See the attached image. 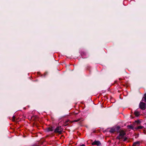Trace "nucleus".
Listing matches in <instances>:
<instances>
[{"instance_id":"20e7f679","label":"nucleus","mask_w":146,"mask_h":146,"mask_svg":"<svg viewBox=\"0 0 146 146\" xmlns=\"http://www.w3.org/2000/svg\"><path fill=\"white\" fill-rule=\"evenodd\" d=\"M92 145H97L98 146L100 145H101L100 142L98 141H95L94 142L92 143Z\"/></svg>"},{"instance_id":"f8f14e48","label":"nucleus","mask_w":146,"mask_h":146,"mask_svg":"<svg viewBox=\"0 0 146 146\" xmlns=\"http://www.w3.org/2000/svg\"><path fill=\"white\" fill-rule=\"evenodd\" d=\"M80 120V119H78L77 120H74V121L75 122H78V121H79Z\"/></svg>"},{"instance_id":"f03ea898","label":"nucleus","mask_w":146,"mask_h":146,"mask_svg":"<svg viewBox=\"0 0 146 146\" xmlns=\"http://www.w3.org/2000/svg\"><path fill=\"white\" fill-rule=\"evenodd\" d=\"M62 129L61 126L57 127L54 130V132L56 133H58L61 134L62 131Z\"/></svg>"},{"instance_id":"0eeeda50","label":"nucleus","mask_w":146,"mask_h":146,"mask_svg":"<svg viewBox=\"0 0 146 146\" xmlns=\"http://www.w3.org/2000/svg\"><path fill=\"white\" fill-rule=\"evenodd\" d=\"M143 128L142 126H139L137 127H135L134 128L135 129H142Z\"/></svg>"},{"instance_id":"4468645a","label":"nucleus","mask_w":146,"mask_h":146,"mask_svg":"<svg viewBox=\"0 0 146 146\" xmlns=\"http://www.w3.org/2000/svg\"><path fill=\"white\" fill-rule=\"evenodd\" d=\"M13 119H14L15 118V117L14 116H13Z\"/></svg>"},{"instance_id":"2eb2a0df","label":"nucleus","mask_w":146,"mask_h":146,"mask_svg":"<svg viewBox=\"0 0 146 146\" xmlns=\"http://www.w3.org/2000/svg\"><path fill=\"white\" fill-rule=\"evenodd\" d=\"M125 140H126V139H124L123 141H125Z\"/></svg>"},{"instance_id":"9d476101","label":"nucleus","mask_w":146,"mask_h":146,"mask_svg":"<svg viewBox=\"0 0 146 146\" xmlns=\"http://www.w3.org/2000/svg\"><path fill=\"white\" fill-rule=\"evenodd\" d=\"M115 131V129H111L110 130V132L111 133H113Z\"/></svg>"},{"instance_id":"f257e3e1","label":"nucleus","mask_w":146,"mask_h":146,"mask_svg":"<svg viewBox=\"0 0 146 146\" xmlns=\"http://www.w3.org/2000/svg\"><path fill=\"white\" fill-rule=\"evenodd\" d=\"M125 135V132L123 130H121L120 132L119 135L117 137V138L119 139L123 137Z\"/></svg>"},{"instance_id":"423d86ee","label":"nucleus","mask_w":146,"mask_h":146,"mask_svg":"<svg viewBox=\"0 0 146 146\" xmlns=\"http://www.w3.org/2000/svg\"><path fill=\"white\" fill-rule=\"evenodd\" d=\"M134 114L136 116H138L140 114L139 112L137 111H135L134 112Z\"/></svg>"},{"instance_id":"9b49d317","label":"nucleus","mask_w":146,"mask_h":146,"mask_svg":"<svg viewBox=\"0 0 146 146\" xmlns=\"http://www.w3.org/2000/svg\"><path fill=\"white\" fill-rule=\"evenodd\" d=\"M53 130V129L52 128H49L48 129V131H52Z\"/></svg>"},{"instance_id":"7ed1b4c3","label":"nucleus","mask_w":146,"mask_h":146,"mask_svg":"<svg viewBox=\"0 0 146 146\" xmlns=\"http://www.w3.org/2000/svg\"><path fill=\"white\" fill-rule=\"evenodd\" d=\"M140 108L142 110H145L146 108V104L145 103L141 102L139 104Z\"/></svg>"},{"instance_id":"1a4fd4ad","label":"nucleus","mask_w":146,"mask_h":146,"mask_svg":"<svg viewBox=\"0 0 146 146\" xmlns=\"http://www.w3.org/2000/svg\"><path fill=\"white\" fill-rule=\"evenodd\" d=\"M128 127L131 129H133V126L132 125H129Z\"/></svg>"},{"instance_id":"ddd939ff","label":"nucleus","mask_w":146,"mask_h":146,"mask_svg":"<svg viewBox=\"0 0 146 146\" xmlns=\"http://www.w3.org/2000/svg\"><path fill=\"white\" fill-rule=\"evenodd\" d=\"M80 146H85V145L83 144L82 145H80Z\"/></svg>"},{"instance_id":"6e6552de","label":"nucleus","mask_w":146,"mask_h":146,"mask_svg":"<svg viewBox=\"0 0 146 146\" xmlns=\"http://www.w3.org/2000/svg\"><path fill=\"white\" fill-rule=\"evenodd\" d=\"M144 96V97L143 98L142 100L146 102V94H145Z\"/></svg>"},{"instance_id":"39448f33","label":"nucleus","mask_w":146,"mask_h":146,"mask_svg":"<svg viewBox=\"0 0 146 146\" xmlns=\"http://www.w3.org/2000/svg\"><path fill=\"white\" fill-rule=\"evenodd\" d=\"M141 143V142L140 141H136L135 142H134L133 143V145H141L140 143Z\"/></svg>"}]
</instances>
